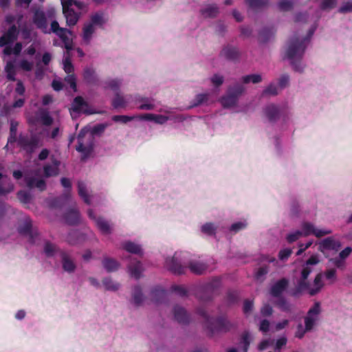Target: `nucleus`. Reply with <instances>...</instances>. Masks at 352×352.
<instances>
[{
	"mask_svg": "<svg viewBox=\"0 0 352 352\" xmlns=\"http://www.w3.org/2000/svg\"><path fill=\"white\" fill-rule=\"evenodd\" d=\"M302 235L305 236L313 234L318 238H320L332 232L331 230L316 229L312 223L309 222H304L302 225Z\"/></svg>",
	"mask_w": 352,
	"mask_h": 352,
	"instance_id": "9d476101",
	"label": "nucleus"
},
{
	"mask_svg": "<svg viewBox=\"0 0 352 352\" xmlns=\"http://www.w3.org/2000/svg\"><path fill=\"white\" fill-rule=\"evenodd\" d=\"M221 56L229 60H235L239 56V52L236 47L228 45L222 50Z\"/></svg>",
	"mask_w": 352,
	"mask_h": 352,
	"instance_id": "aec40b11",
	"label": "nucleus"
},
{
	"mask_svg": "<svg viewBox=\"0 0 352 352\" xmlns=\"http://www.w3.org/2000/svg\"><path fill=\"white\" fill-rule=\"evenodd\" d=\"M239 298V294L236 291H229L227 294L226 301L228 305L234 304Z\"/></svg>",
	"mask_w": 352,
	"mask_h": 352,
	"instance_id": "4d7b16f0",
	"label": "nucleus"
},
{
	"mask_svg": "<svg viewBox=\"0 0 352 352\" xmlns=\"http://www.w3.org/2000/svg\"><path fill=\"white\" fill-rule=\"evenodd\" d=\"M171 292L177 293L179 296L184 297L187 295V290L183 286L180 285H173L170 287Z\"/></svg>",
	"mask_w": 352,
	"mask_h": 352,
	"instance_id": "69168bd1",
	"label": "nucleus"
},
{
	"mask_svg": "<svg viewBox=\"0 0 352 352\" xmlns=\"http://www.w3.org/2000/svg\"><path fill=\"white\" fill-rule=\"evenodd\" d=\"M28 123L32 126H36L41 123L40 120V109L34 113L28 118Z\"/></svg>",
	"mask_w": 352,
	"mask_h": 352,
	"instance_id": "6e6d98bb",
	"label": "nucleus"
},
{
	"mask_svg": "<svg viewBox=\"0 0 352 352\" xmlns=\"http://www.w3.org/2000/svg\"><path fill=\"white\" fill-rule=\"evenodd\" d=\"M107 127V124H98L94 125L91 131V135H100L102 134L106 128Z\"/></svg>",
	"mask_w": 352,
	"mask_h": 352,
	"instance_id": "3c124183",
	"label": "nucleus"
},
{
	"mask_svg": "<svg viewBox=\"0 0 352 352\" xmlns=\"http://www.w3.org/2000/svg\"><path fill=\"white\" fill-rule=\"evenodd\" d=\"M302 235V232L301 231L297 230L295 232L289 234L287 236V241L288 243H293L297 241Z\"/></svg>",
	"mask_w": 352,
	"mask_h": 352,
	"instance_id": "774afa93",
	"label": "nucleus"
},
{
	"mask_svg": "<svg viewBox=\"0 0 352 352\" xmlns=\"http://www.w3.org/2000/svg\"><path fill=\"white\" fill-rule=\"evenodd\" d=\"M102 265L108 272H115L120 267V264L116 260L108 257L102 260Z\"/></svg>",
	"mask_w": 352,
	"mask_h": 352,
	"instance_id": "7c9ffc66",
	"label": "nucleus"
},
{
	"mask_svg": "<svg viewBox=\"0 0 352 352\" xmlns=\"http://www.w3.org/2000/svg\"><path fill=\"white\" fill-rule=\"evenodd\" d=\"M288 285L289 280L285 278H282L272 285L270 293L273 297H281L282 294L286 290Z\"/></svg>",
	"mask_w": 352,
	"mask_h": 352,
	"instance_id": "f8f14e48",
	"label": "nucleus"
},
{
	"mask_svg": "<svg viewBox=\"0 0 352 352\" xmlns=\"http://www.w3.org/2000/svg\"><path fill=\"white\" fill-rule=\"evenodd\" d=\"M71 109L77 113H84L87 115L94 113V111L89 109V104L85 102L82 96H76L72 104Z\"/></svg>",
	"mask_w": 352,
	"mask_h": 352,
	"instance_id": "9b49d317",
	"label": "nucleus"
},
{
	"mask_svg": "<svg viewBox=\"0 0 352 352\" xmlns=\"http://www.w3.org/2000/svg\"><path fill=\"white\" fill-rule=\"evenodd\" d=\"M96 31V28L88 22L85 23L82 28V38L84 43L89 44L92 38V36Z\"/></svg>",
	"mask_w": 352,
	"mask_h": 352,
	"instance_id": "412c9836",
	"label": "nucleus"
},
{
	"mask_svg": "<svg viewBox=\"0 0 352 352\" xmlns=\"http://www.w3.org/2000/svg\"><path fill=\"white\" fill-rule=\"evenodd\" d=\"M275 30L273 27L270 28H263L258 34V39L261 43L267 42L270 38L273 36L275 34Z\"/></svg>",
	"mask_w": 352,
	"mask_h": 352,
	"instance_id": "c756f323",
	"label": "nucleus"
},
{
	"mask_svg": "<svg viewBox=\"0 0 352 352\" xmlns=\"http://www.w3.org/2000/svg\"><path fill=\"white\" fill-rule=\"evenodd\" d=\"M94 27L96 25L102 26L104 23V14L101 12H98L90 16V21L88 22Z\"/></svg>",
	"mask_w": 352,
	"mask_h": 352,
	"instance_id": "c9c22d12",
	"label": "nucleus"
},
{
	"mask_svg": "<svg viewBox=\"0 0 352 352\" xmlns=\"http://www.w3.org/2000/svg\"><path fill=\"white\" fill-rule=\"evenodd\" d=\"M249 5L252 8H259L266 6L268 3V0H247Z\"/></svg>",
	"mask_w": 352,
	"mask_h": 352,
	"instance_id": "052dcab7",
	"label": "nucleus"
},
{
	"mask_svg": "<svg viewBox=\"0 0 352 352\" xmlns=\"http://www.w3.org/2000/svg\"><path fill=\"white\" fill-rule=\"evenodd\" d=\"M128 269L131 276L136 280L140 278L143 271L142 265L139 261H131L128 265Z\"/></svg>",
	"mask_w": 352,
	"mask_h": 352,
	"instance_id": "a211bd4d",
	"label": "nucleus"
},
{
	"mask_svg": "<svg viewBox=\"0 0 352 352\" xmlns=\"http://www.w3.org/2000/svg\"><path fill=\"white\" fill-rule=\"evenodd\" d=\"M200 12L205 18H214L218 15L219 10L216 4H210L201 9Z\"/></svg>",
	"mask_w": 352,
	"mask_h": 352,
	"instance_id": "a878e982",
	"label": "nucleus"
},
{
	"mask_svg": "<svg viewBox=\"0 0 352 352\" xmlns=\"http://www.w3.org/2000/svg\"><path fill=\"white\" fill-rule=\"evenodd\" d=\"M152 300L156 303L163 302L167 296L166 290L160 287H156L151 291Z\"/></svg>",
	"mask_w": 352,
	"mask_h": 352,
	"instance_id": "393cba45",
	"label": "nucleus"
},
{
	"mask_svg": "<svg viewBox=\"0 0 352 352\" xmlns=\"http://www.w3.org/2000/svg\"><path fill=\"white\" fill-rule=\"evenodd\" d=\"M322 275L321 273L318 274L314 280V287L309 290L310 296H313L317 294L323 287L324 284L322 282Z\"/></svg>",
	"mask_w": 352,
	"mask_h": 352,
	"instance_id": "2f4dec72",
	"label": "nucleus"
},
{
	"mask_svg": "<svg viewBox=\"0 0 352 352\" xmlns=\"http://www.w3.org/2000/svg\"><path fill=\"white\" fill-rule=\"evenodd\" d=\"M263 95H272L276 96L278 94V88L276 85L270 84L269 85L263 92Z\"/></svg>",
	"mask_w": 352,
	"mask_h": 352,
	"instance_id": "0e129e2a",
	"label": "nucleus"
},
{
	"mask_svg": "<svg viewBox=\"0 0 352 352\" xmlns=\"http://www.w3.org/2000/svg\"><path fill=\"white\" fill-rule=\"evenodd\" d=\"M78 193L86 204H91V199L87 192V186L85 183L82 181L78 182Z\"/></svg>",
	"mask_w": 352,
	"mask_h": 352,
	"instance_id": "c85d7f7f",
	"label": "nucleus"
},
{
	"mask_svg": "<svg viewBox=\"0 0 352 352\" xmlns=\"http://www.w3.org/2000/svg\"><path fill=\"white\" fill-rule=\"evenodd\" d=\"M338 12L341 14H346L352 12V1L344 2L338 9Z\"/></svg>",
	"mask_w": 352,
	"mask_h": 352,
	"instance_id": "e2e57ef3",
	"label": "nucleus"
},
{
	"mask_svg": "<svg viewBox=\"0 0 352 352\" xmlns=\"http://www.w3.org/2000/svg\"><path fill=\"white\" fill-rule=\"evenodd\" d=\"M269 272V265L267 264H263L261 267H259L254 273V278L257 281L263 282L265 276Z\"/></svg>",
	"mask_w": 352,
	"mask_h": 352,
	"instance_id": "f704fd0d",
	"label": "nucleus"
},
{
	"mask_svg": "<svg viewBox=\"0 0 352 352\" xmlns=\"http://www.w3.org/2000/svg\"><path fill=\"white\" fill-rule=\"evenodd\" d=\"M175 319L180 324H187L190 322V316L186 310L179 306H175L173 309Z\"/></svg>",
	"mask_w": 352,
	"mask_h": 352,
	"instance_id": "dca6fc26",
	"label": "nucleus"
},
{
	"mask_svg": "<svg viewBox=\"0 0 352 352\" xmlns=\"http://www.w3.org/2000/svg\"><path fill=\"white\" fill-rule=\"evenodd\" d=\"M309 283L307 280L300 279L298 281L296 287L289 292V294L293 297H298L303 291L309 289Z\"/></svg>",
	"mask_w": 352,
	"mask_h": 352,
	"instance_id": "b1692460",
	"label": "nucleus"
},
{
	"mask_svg": "<svg viewBox=\"0 0 352 352\" xmlns=\"http://www.w3.org/2000/svg\"><path fill=\"white\" fill-rule=\"evenodd\" d=\"M188 267L191 272L196 274H202L207 270L206 264L198 261H191Z\"/></svg>",
	"mask_w": 352,
	"mask_h": 352,
	"instance_id": "4be33fe9",
	"label": "nucleus"
},
{
	"mask_svg": "<svg viewBox=\"0 0 352 352\" xmlns=\"http://www.w3.org/2000/svg\"><path fill=\"white\" fill-rule=\"evenodd\" d=\"M32 21L36 27L43 33L47 34V21L45 13L41 9H36L34 12Z\"/></svg>",
	"mask_w": 352,
	"mask_h": 352,
	"instance_id": "1a4fd4ad",
	"label": "nucleus"
},
{
	"mask_svg": "<svg viewBox=\"0 0 352 352\" xmlns=\"http://www.w3.org/2000/svg\"><path fill=\"white\" fill-rule=\"evenodd\" d=\"M337 0H322L320 8L322 10H331L336 6Z\"/></svg>",
	"mask_w": 352,
	"mask_h": 352,
	"instance_id": "09e8293b",
	"label": "nucleus"
},
{
	"mask_svg": "<svg viewBox=\"0 0 352 352\" xmlns=\"http://www.w3.org/2000/svg\"><path fill=\"white\" fill-rule=\"evenodd\" d=\"M40 120L41 124L45 126H51L54 122L50 112L45 109H40Z\"/></svg>",
	"mask_w": 352,
	"mask_h": 352,
	"instance_id": "72a5a7b5",
	"label": "nucleus"
},
{
	"mask_svg": "<svg viewBox=\"0 0 352 352\" xmlns=\"http://www.w3.org/2000/svg\"><path fill=\"white\" fill-rule=\"evenodd\" d=\"M5 71L6 72V77L8 80L15 81L16 71L14 64L12 62H8L6 67Z\"/></svg>",
	"mask_w": 352,
	"mask_h": 352,
	"instance_id": "37998d69",
	"label": "nucleus"
},
{
	"mask_svg": "<svg viewBox=\"0 0 352 352\" xmlns=\"http://www.w3.org/2000/svg\"><path fill=\"white\" fill-rule=\"evenodd\" d=\"M83 78L86 82L94 84L96 82V77L94 69L90 67L85 68L83 71Z\"/></svg>",
	"mask_w": 352,
	"mask_h": 352,
	"instance_id": "e433bc0d",
	"label": "nucleus"
},
{
	"mask_svg": "<svg viewBox=\"0 0 352 352\" xmlns=\"http://www.w3.org/2000/svg\"><path fill=\"white\" fill-rule=\"evenodd\" d=\"M201 232L207 235L215 234L216 227L212 223H206L201 226Z\"/></svg>",
	"mask_w": 352,
	"mask_h": 352,
	"instance_id": "49530a36",
	"label": "nucleus"
},
{
	"mask_svg": "<svg viewBox=\"0 0 352 352\" xmlns=\"http://www.w3.org/2000/svg\"><path fill=\"white\" fill-rule=\"evenodd\" d=\"M143 301L142 289L139 285L135 286L133 292V302L135 306H140Z\"/></svg>",
	"mask_w": 352,
	"mask_h": 352,
	"instance_id": "58836bf2",
	"label": "nucleus"
},
{
	"mask_svg": "<svg viewBox=\"0 0 352 352\" xmlns=\"http://www.w3.org/2000/svg\"><path fill=\"white\" fill-rule=\"evenodd\" d=\"M263 112L265 117L270 122H274L280 118V109L278 106L274 104L267 105Z\"/></svg>",
	"mask_w": 352,
	"mask_h": 352,
	"instance_id": "2eb2a0df",
	"label": "nucleus"
},
{
	"mask_svg": "<svg viewBox=\"0 0 352 352\" xmlns=\"http://www.w3.org/2000/svg\"><path fill=\"white\" fill-rule=\"evenodd\" d=\"M340 246V243L333 240L331 237L326 238L320 243V250H322V249L338 250Z\"/></svg>",
	"mask_w": 352,
	"mask_h": 352,
	"instance_id": "cd10ccee",
	"label": "nucleus"
},
{
	"mask_svg": "<svg viewBox=\"0 0 352 352\" xmlns=\"http://www.w3.org/2000/svg\"><path fill=\"white\" fill-rule=\"evenodd\" d=\"M14 190L13 184L9 181L5 183L4 186L0 184V195H7Z\"/></svg>",
	"mask_w": 352,
	"mask_h": 352,
	"instance_id": "603ef678",
	"label": "nucleus"
},
{
	"mask_svg": "<svg viewBox=\"0 0 352 352\" xmlns=\"http://www.w3.org/2000/svg\"><path fill=\"white\" fill-rule=\"evenodd\" d=\"M320 313V304L318 302L314 303V306L311 307L307 312V316L305 318V325L306 330L310 331L314 328L316 320H318V316Z\"/></svg>",
	"mask_w": 352,
	"mask_h": 352,
	"instance_id": "6e6552de",
	"label": "nucleus"
},
{
	"mask_svg": "<svg viewBox=\"0 0 352 352\" xmlns=\"http://www.w3.org/2000/svg\"><path fill=\"white\" fill-rule=\"evenodd\" d=\"M96 224L102 234L107 235L111 233V227L109 222L103 217H98Z\"/></svg>",
	"mask_w": 352,
	"mask_h": 352,
	"instance_id": "bb28decb",
	"label": "nucleus"
},
{
	"mask_svg": "<svg viewBox=\"0 0 352 352\" xmlns=\"http://www.w3.org/2000/svg\"><path fill=\"white\" fill-rule=\"evenodd\" d=\"M80 212L77 209H69L64 214L65 222L69 225H77L80 222Z\"/></svg>",
	"mask_w": 352,
	"mask_h": 352,
	"instance_id": "6ab92c4d",
	"label": "nucleus"
},
{
	"mask_svg": "<svg viewBox=\"0 0 352 352\" xmlns=\"http://www.w3.org/2000/svg\"><path fill=\"white\" fill-rule=\"evenodd\" d=\"M138 102L141 103L138 107L141 110H153L155 107L153 99L142 97Z\"/></svg>",
	"mask_w": 352,
	"mask_h": 352,
	"instance_id": "4c0bfd02",
	"label": "nucleus"
},
{
	"mask_svg": "<svg viewBox=\"0 0 352 352\" xmlns=\"http://www.w3.org/2000/svg\"><path fill=\"white\" fill-rule=\"evenodd\" d=\"M209 98V94H199L196 95L194 100L192 101L190 107H198L203 103L208 101Z\"/></svg>",
	"mask_w": 352,
	"mask_h": 352,
	"instance_id": "a19ab883",
	"label": "nucleus"
},
{
	"mask_svg": "<svg viewBox=\"0 0 352 352\" xmlns=\"http://www.w3.org/2000/svg\"><path fill=\"white\" fill-rule=\"evenodd\" d=\"M39 138L36 135L29 137L28 135H19L18 138V146L28 155H32L39 146Z\"/></svg>",
	"mask_w": 352,
	"mask_h": 352,
	"instance_id": "39448f33",
	"label": "nucleus"
},
{
	"mask_svg": "<svg viewBox=\"0 0 352 352\" xmlns=\"http://www.w3.org/2000/svg\"><path fill=\"white\" fill-rule=\"evenodd\" d=\"M65 80L67 83H68L70 86V87L74 91H76L77 90V85H76V79L74 76V74H69L67 75L65 78Z\"/></svg>",
	"mask_w": 352,
	"mask_h": 352,
	"instance_id": "680f3d73",
	"label": "nucleus"
},
{
	"mask_svg": "<svg viewBox=\"0 0 352 352\" xmlns=\"http://www.w3.org/2000/svg\"><path fill=\"white\" fill-rule=\"evenodd\" d=\"M197 312L204 318V327L210 336L215 334L226 333L232 329V324L224 317H210L203 307H199Z\"/></svg>",
	"mask_w": 352,
	"mask_h": 352,
	"instance_id": "f03ea898",
	"label": "nucleus"
},
{
	"mask_svg": "<svg viewBox=\"0 0 352 352\" xmlns=\"http://www.w3.org/2000/svg\"><path fill=\"white\" fill-rule=\"evenodd\" d=\"M314 30H310L308 35L302 40H299L298 38L295 37L289 41L287 50L286 51V56L288 59L291 60V64L294 69L296 72H302L303 67L301 65L300 60L302 59L305 51L307 47V44L313 35Z\"/></svg>",
	"mask_w": 352,
	"mask_h": 352,
	"instance_id": "f257e3e1",
	"label": "nucleus"
},
{
	"mask_svg": "<svg viewBox=\"0 0 352 352\" xmlns=\"http://www.w3.org/2000/svg\"><path fill=\"white\" fill-rule=\"evenodd\" d=\"M125 101L123 97L120 95L119 92L116 93L115 98L112 100V106L113 108L123 107Z\"/></svg>",
	"mask_w": 352,
	"mask_h": 352,
	"instance_id": "8fccbe9b",
	"label": "nucleus"
},
{
	"mask_svg": "<svg viewBox=\"0 0 352 352\" xmlns=\"http://www.w3.org/2000/svg\"><path fill=\"white\" fill-rule=\"evenodd\" d=\"M220 286L221 278L215 277L199 289L197 297L201 302L210 301L218 294Z\"/></svg>",
	"mask_w": 352,
	"mask_h": 352,
	"instance_id": "7ed1b4c3",
	"label": "nucleus"
},
{
	"mask_svg": "<svg viewBox=\"0 0 352 352\" xmlns=\"http://www.w3.org/2000/svg\"><path fill=\"white\" fill-rule=\"evenodd\" d=\"M122 248L129 253L138 255L142 254V250L141 247L133 242L126 241L122 244Z\"/></svg>",
	"mask_w": 352,
	"mask_h": 352,
	"instance_id": "473e14b6",
	"label": "nucleus"
},
{
	"mask_svg": "<svg viewBox=\"0 0 352 352\" xmlns=\"http://www.w3.org/2000/svg\"><path fill=\"white\" fill-rule=\"evenodd\" d=\"M102 284L107 290L116 291L119 289L120 285L113 281L111 278H104L102 280Z\"/></svg>",
	"mask_w": 352,
	"mask_h": 352,
	"instance_id": "c03bdc74",
	"label": "nucleus"
},
{
	"mask_svg": "<svg viewBox=\"0 0 352 352\" xmlns=\"http://www.w3.org/2000/svg\"><path fill=\"white\" fill-rule=\"evenodd\" d=\"M64 44V47L67 50V54H69L73 50V41L69 37V35L61 39Z\"/></svg>",
	"mask_w": 352,
	"mask_h": 352,
	"instance_id": "338daca9",
	"label": "nucleus"
},
{
	"mask_svg": "<svg viewBox=\"0 0 352 352\" xmlns=\"http://www.w3.org/2000/svg\"><path fill=\"white\" fill-rule=\"evenodd\" d=\"M166 267L175 274H184L187 265L182 262V253L175 252L171 258H167L165 261Z\"/></svg>",
	"mask_w": 352,
	"mask_h": 352,
	"instance_id": "423d86ee",
	"label": "nucleus"
},
{
	"mask_svg": "<svg viewBox=\"0 0 352 352\" xmlns=\"http://www.w3.org/2000/svg\"><path fill=\"white\" fill-rule=\"evenodd\" d=\"M60 256L61 258L62 267L63 270L68 273L74 272L76 268V265L74 261L71 258L69 254L64 250H60Z\"/></svg>",
	"mask_w": 352,
	"mask_h": 352,
	"instance_id": "4468645a",
	"label": "nucleus"
},
{
	"mask_svg": "<svg viewBox=\"0 0 352 352\" xmlns=\"http://www.w3.org/2000/svg\"><path fill=\"white\" fill-rule=\"evenodd\" d=\"M18 231L21 234H30L32 232V221L30 219H25V221L19 226Z\"/></svg>",
	"mask_w": 352,
	"mask_h": 352,
	"instance_id": "79ce46f5",
	"label": "nucleus"
},
{
	"mask_svg": "<svg viewBox=\"0 0 352 352\" xmlns=\"http://www.w3.org/2000/svg\"><path fill=\"white\" fill-rule=\"evenodd\" d=\"M86 133L87 131L82 129L77 137L78 144L76 146V150L82 154V160L88 157L94 149V138L89 136L85 140Z\"/></svg>",
	"mask_w": 352,
	"mask_h": 352,
	"instance_id": "20e7f679",
	"label": "nucleus"
},
{
	"mask_svg": "<svg viewBox=\"0 0 352 352\" xmlns=\"http://www.w3.org/2000/svg\"><path fill=\"white\" fill-rule=\"evenodd\" d=\"M108 87L114 91L116 93L119 92V88L121 81L118 79H112L106 82Z\"/></svg>",
	"mask_w": 352,
	"mask_h": 352,
	"instance_id": "13d9d810",
	"label": "nucleus"
},
{
	"mask_svg": "<svg viewBox=\"0 0 352 352\" xmlns=\"http://www.w3.org/2000/svg\"><path fill=\"white\" fill-rule=\"evenodd\" d=\"M17 29L14 25L9 28L8 31L0 37V47L6 46L17 38Z\"/></svg>",
	"mask_w": 352,
	"mask_h": 352,
	"instance_id": "ddd939ff",
	"label": "nucleus"
},
{
	"mask_svg": "<svg viewBox=\"0 0 352 352\" xmlns=\"http://www.w3.org/2000/svg\"><path fill=\"white\" fill-rule=\"evenodd\" d=\"M63 69L67 75L74 74V68L69 57V53L65 56V58L63 60Z\"/></svg>",
	"mask_w": 352,
	"mask_h": 352,
	"instance_id": "a18cd8bd",
	"label": "nucleus"
},
{
	"mask_svg": "<svg viewBox=\"0 0 352 352\" xmlns=\"http://www.w3.org/2000/svg\"><path fill=\"white\" fill-rule=\"evenodd\" d=\"M17 197L19 201L23 204H28L31 199L30 195L24 190H20L17 192Z\"/></svg>",
	"mask_w": 352,
	"mask_h": 352,
	"instance_id": "bf43d9fd",
	"label": "nucleus"
},
{
	"mask_svg": "<svg viewBox=\"0 0 352 352\" xmlns=\"http://www.w3.org/2000/svg\"><path fill=\"white\" fill-rule=\"evenodd\" d=\"M60 250H59L55 244L52 243L50 241L45 242L44 245V252L47 257L53 256L56 252L60 253Z\"/></svg>",
	"mask_w": 352,
	"mask_h": 352,
	"instance_id": "ea45409f",
	"label": "nucleus"
},
{
	"mask_svg": "<svg viewBox=\"0 0 352 352\" xmlns=\"http://www.w3.org/2000/svg\"><path fill=\"white\" fill-rule=\"evenodd\" d=\"M277 305L279 308L284 311H289L291 310V305L283 297H279L277 301Z\"/></svg>",
	"mask_w": 352,
	"mask_h": 352,
	"instance_id": "5fc2aeb1",
	"label": "nucleus"
},
{
	"mask_svg": "<svg viewBox=\"0 0 352 352\" xmlns=\"http://www.w3.org/2000/svg\"><path fill=\"white\" fill-rule=\"evenodd\" d=\"M262 78L259 74H250L243 76V84L252 82L254 84L258 83L261 81Z\"/></svg>",
	"mask_w": 352,
	"mask_h": 352,
	"instance_id": "de8ad7c7",
	"label": "nucleus"
},
{
	"mask_svg": "<svg viewBox=\"0 0 352 352\" xmlns=\"http://www.w3.org/2000/svg\"><path fill=\"white\" fill-rule=\"evenodd\" d=\"M52 164L53 166L47 164L43 167L44 175L47 177L56 176L58 174V166L60 165V162L56 159H53Z\"/></svg>",
	"mask_w": 352,
	"mask_h": 352,
	"instance_id": "5701e85b",
	"label": "nucleus"
},
{
	"mask_svg": "<svg viewBox=\"0 0 352 352\" xmlns=\"http://www.w3.org/2000/svg\"><path fill=\"white\" fill-rule=\"evenodd\" d=\"M242 94V85H239L236 87H230L226 96L221 97L220 102L224 108L232 107L237 102L238 97Z\"/></svg>",
	"mask_w": 352,
	"mask_h": 352,
	"instance_id": "0eeeda50",
	"label": "nucleus"
},
{
	"mask_svg": "<svg viewBox=\"0 0 352 352\" xmlns=\"http://www.w3.org/2000/svg\"><path fill=\"white\" fill-rule=\"evenodd\" d=\"M278 6L280 10L289 11L293 8V3L292 0H280Z\"/></svg>",
	"mask_w": 352,
	"mask_h": 352,
	"instance_id": "864d4df0",
	"label": "nucleus"
},
{
	"mask_svg": "<svg viewBox=\"0 0 352 352\" xmlns=\"http://www.w3.org/2000/svg\"><path fill=\"white\" fill-rule=\"evenodd\" d=\"M63 12L66 18L67 25L69 26H74L78 21V14L72 8L63 6Z\"/></svg>",
	"mask_w": 352,
	"mask_h": 352,
	"instance_id": "f3484780",
	"label": "nucleus"
}]
</instances>
